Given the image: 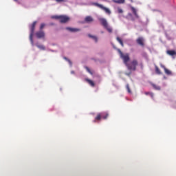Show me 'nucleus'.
Masks as SVG:
<instances>
[{
	"instance_id": "1",
	"label": "nucleus",
	"mask_w": 176,
	"mask_h": 176,
	"mask_svg": "<svg viewBox=\"0 0 176 176\" xmlns=\"http://www.w3.org/2000/svg\"><path fill=\"white\" fill-rule=\"evenodd\" d=\"M118 52L120 54V58H122L124 64L128 68L129 71H136L137 70V65H138V60L134 59L131 63L130 61V54L129 53L123 54L120 50H118Z\"/></svg>"
},
{
	"instance_id": "2",
	"label": "nucleus",
	"mask_w": 176,
	"mask_h": 176,
	"mask_svg": "<svg viewBox=\"0 0 176 176\" xmlns=\"http://www.w3.org/2000/svg\"><path fill=\"white\" fill-rule=\"evenodd\" d=\"M99 21L104 27V28H105L108 31V32H112V28L109 27V25H108V21H107V19H105V18H100L99 19Z\"/></svg>"
},
{
	"instance_id": "3",
	"label": "nucleus",
	"mask_w": 176,
	"mask_h": 176,
	"mask_svg": "<svg viewBox=\"0 0 176 176\" xmlns=\"http://www.w3.org/2000/svg\"><path fill=\"white\" fill-rule=\"evenodd\" d=\"M36 23H38L36 21H34L32 24L30 26V39L32 43H34L33 36H34V32H35V27L36 25Z\"/></svg>"
},
{
	"instance_id": "4",
	"label": "nucleus",
	"mask_w": 176,
	"mask_h": 176,
	"mask_svg": "<svg viewBox=\"0 0 176 176\" xmlns=\"http://www.w3.org/2000/svg\"><path fill=\"white\" fill-rule=\"evenodd\" d=\"M92 5H94V6H97V8H99L100 9H102V10H104L107 14H111V10H109L108 8L104 7L102 4H100L98 3H93Z\"/></svg>"
},
{
	"instance_id": "5",
	"label": "nucleus",
	"mask_w": 176,
	"mask_h": 176,
	"mask_svg": "<svg viewBox=\"0 0 176 176\" xmlns=\"http://www.w3.org/2000/svg\"><path fill=\"white\" fill-rule=\"evenodd\" d=\"M69 18L67 15H60L59 23L62 24H65V23H68Z\"/></svg>"
},
{
	"instance_id": "6",
	"label": "nucleus",
	"mask_w": 176,
	"mask_h": 176,
	"mask_svg": "<svg viewBox=\"0 0 176 176\" xmlns=\"http://www.w3.org/2000/svg\"><path fill=\"white\" fill-rule=\"evenodd\" d=\"M136 43H138L139 46H142V47H144V46H145V40L143 38V37H138L136 39Z\"/></svg>"
},
{
	"instance_id": "7",
	"label": "nucleus",
	"mask_w": 176,
	"mask_h": 176,
	"mask_svg": "<svg viewBox=\"0 0 176 176\" xmlns=\"http://www.w3.org/2000/svg\"><path fill=\"white\" fill-rule=\"evenodd\" d=\"M36 38H38V39L45 38V32L40 30V31L36 32Z\"/></svg>"
},
{
	"instance_id": "8",
	"label": "nucleus",
	"mask_w": 176,
	"mask_h": 176,
	"mask_svg": "<svg viewBox=\"0 0 176 176\" xmlns=\"http://www.w3.org/2000/svg\"><path fill=\"white\" fill-rule=\"evenodd\" d=\"M66 30L67 31H69L70 32H79V31H80V29L79 28H69V27L66 28Z\"/></svg>"
},
{
	"instance_id": "9",
	"label": "nucleus",
	"mask_w": 176,
	"mask_h": 176,
	"mask_svg": "<svg viewBox=\"0 0 176 176\" xmlns=\"http://www.w3.org/2000/svg\"><path fill=\"white\" fill-rule=\"evenodd\" d=\"M85 23H93L94 21V19H93L91 16H87L85 18Z\"/></svg>"
},
{
	"instance_id": "10",
	"label": "nucleus",
	"mask_w": 176,
	"mask_h": 176,
	"mask_svg": "<svg viewBox=\"0 0 176 176\" xmlns=\"http://www.w3.org/2000/svg\"><path fill=\"white\" fill-rule=\"evenodd\" d=\"M161 68H163L164 70L165 74L166 75H171V71L168 70L167 68H166V66H164L163 64H160Z\"/></svg>"
},
{
	"instance_id": "11",
	"label": "nucleus",
	"mask_w": 176,
	"mask_h": 176,
	"mask_svg": "<svg viewBox=\"0 0 176 176\" xmlns=\"http://www.w3.org/2000/svg\"><path fill=\"white\" fill-rule=\"evenodd\" d=\"M131 9L136 19H140V16H138V14L137 13V10L134 7H131Z\"/></svg>"
},
{
	"instance_id": "12",
	"label": "nucleus",
	"mask_w": 176,
	"mask_h": 176,
	"mask_svg": "<svg viewBox=\"0 0 176 176\" xmlns=\"http://www.w3.org/2000/svg\"><path fill=\"white\" fill-rule=\"evenodd\" d=\"M166 53L168 54V56H176V52L174 50H167Z\"/></svg>"
},
{
	"instance_id": "13",
	"label": "nucleus",
	"mask_w": 176,
	"mask_h": 176,
	"mask_svg": "<svg viewBox=\"0 0 176 176\" xmlns=\"http://www.w3.org/2000/svg\"><path fill=\"white\" fill-rule=\"evenodd\" d=\"M86 82H87V83H89V85H90V86H91L92 87H94V86H96L94 82L89 78L86 79Z\"/></svg>"
},
{
	"instance_id": "14",
	"label": "nucleus",
	"mask_w": 176,
	"mask_h": 176,
	"mask_svg": "<svg viewBox=\"0 0 176 176\" xmlns=\"http://www.w3.org/2000/svg\"><path fill=\"white\" fill-rule=\"evenodd\" d=\"M116 41H118L120 45H121L122 47H124V44L123 43V40H122V38H120V37H117Z\"/></svg>"
},
{
	"instance_id": "15",
	"label": "nucleus",
	"mask_w": 176,
	"mask_h": 176,
	"mask_svg": "<svg viewBox=\"0 0 176 176\" xmlns=\"http://www.w3.org/2000/svg\"><path fill=\"white\" fill-rule=\"evenodd\" d=\"M101 118H102V113H99L95 118V120L94 122H96V120H101Z\"/></svg>"
},
{
	"instance_id": "16",
	"label": "nucleus",
	"mask_w": 176,
	"mask_h": 176,
	"mask_svg": "<svg viewBox=\"0 0 176 176\" xmlns=\"http://www.w3.org/2000/svg\"><path fill=\"white\" fill-rule=\"evenodd\" d=\"M155 73L157 74V75H162V72L160 71V69H159V67L155 65Z\"/></svg>"
},
{
	"instance_id": "17",
	"label": "nucleus",
	"mask_w": 176,
	"mask_h": 176,
	"mask_svg": "<svg viewBox=\"0 0 176 176\" xmlns=\"http://www.w3.org/2000/svg\"><path fill=\"white\" fill-rule=\"evenodd\" d=\"M114 3H124L125 0H112Z\"/></svg>"
},
{
	"instance_id": "18",
	"label": "nucleus",
	"mask_w": 176,
	"mask_h": 176,
	"mask_svg": "<svg viewBox=\"0 0 176 176\" xmlns=\"http://www.w3.org/2000/svg\"><path fill=\"white\" fill-rule=\"evenodd\" d=\"M88 36L89 38H91L92 39H94V41H95V42H98V38L96 36H93L91 34H88Z\"/></svg>"
},
{
	"instance_id": "19",
	"label": "nucleus",
	"mask_w": 176,
	"mask_h": 176,
	"mask_svg": "<svg viewBox=\"0 0 176 176\" xmlns=\"http://www.w3.org/2000/svg\"><path fill=\"white\" fill-rule=\"evenodd\" d=\"M109 114L108 113H102V119H107Z\"/></svg>"
},
{
	"instance_id": "20",
	"label": "nucleus",
	"mask_w": 176,
	"mask_h": 176,
	"mask_svg": "<svg viewBox=\"0 0 176 176\" xmlns=\"http://www.w3.org/2000/svg\"><path fill=\"white\" fill-rule=\"evenodd\" d=\"M152 87H153V89H155V90H160V87H159L158 85L152 84Z\"/></svg>"
},
{
	"instance_id": "21",
	"label": "nucleus",
	"mask_w": 176,
	"mask_h": 176,
	"mask_svg": "<svg viewBox=\"0 0 176 176\" xmlns=\"http://www.w3.org/2000/svg\"><path fill=\"white\" fill-rule=\"evenodd\" d=\"M117 10H118V13H119L120 14H122V13H123V10L120 7L117 8Z\"/></svg>"
},
{
	"instance_id": "22",
	"label": "nucleus",
	"mask_w": 176,
	"mask_h": 176,
	"mask_svg": "<svg viewBox=\"0 0 176 176\" xmlns=\"http://www.w3.org/2000/svg\"><path fill=\"white\" fill-rule=\"evenodd\" d=\"M126 90H127L128 93L131 94V89H130V86L129 85V84L126 85Z\"/></svg>"
},
{
	"instance_id": "23",
	"label": "nucleus",
	"mask_w": 176,
	"mask_h": 176,
	"mask_svg": "<svg viewBox=\"0 0 176 176\" xmlns=\"http://www.w3.org/2000/svg\"><path fill=\"white\" fill-rule=\"evenodd\" d=\"M45 25H46V24H45V23H41V26H40V30H43V28H45Z\"/></svg>"
},
{
	"instance_id": "24",
	"label": "nucleus",
	"mask_w": 176,
	"mask_h": 176,
	"mask_svg": "<svg viewBox=\"0 0 176 176\" xmlns=\"http://www.w3.org/2000/svg\"><path fill=\"white\" fill-rule=\"evenodd\" d=\"M37 47H38V49H41L42 50H45V46L43 45H37Z\"/></svg>"
},
{
	"instance_id": "25",
	"label": "nucleus",
	"mask_w": 176,
	"mask_h": 176,
	"mask_svg": "<svg viewBox=\"0 0 176 176\" xmlns=\"http://www.w3.org/2000/svg\"><path fill=\"white\" fill-rule=\"evenodd\" d=\"M56 2H57L58 3H60V2H67V0H55Z\"/></svg>"
},
{
	"instance_id": "26",
	"label": "nucleus",
	"mask_w": 176,
	"mask_h": 176,
	"mask_svg": "<svg viewBox=\"0 0 176 176\" xmlns=\"http://www.w3.org/2000/svg\"><path fill=\"white\" fill-rule=\"evenodd\" d=\"M52 19H55L56 20H60V16H54Z\"/></svg>"
},
{
	"instance_id": "27",
	"label": "nucleus",
	"mask_w": 176,
	"mask_h": 176,
	"mask_svg": "<svg viewBox=\"0 0 176 176\" xmlns=\"http://www.w3.org/2000/svg\"><path fill=\"white\" fill-rule=\"evenodd\" d=\"M85 69H87V72H89L91 74H93V73H91V71L90 70V69L89 67H86Z\"/></svg>"
},
{
	"instance_id": "28",
	"label": "nucleus",
	"mask_w": 176,
	"mask_h": 176,
	"mask_svg": "<svg viewBox=\"0 0 176 176\" xmlns=\"http://www.w3.org/2000/svg\"><path fill=\"white\" fill-rule=\"evenodd\" d=\"M65 60H67V61H68V63L70 64V65H72V62H71V60L67 58H65Z\"/></svg>"
},
{
	"instance_id": "29",
	"label": "nucleus",
	"mask_w": 176,
	"mask_h": 176,
	"mask_svg": "<svg viewBox=\"0 0 176 176\" xmlns=\"http://www.w3.org/2000/svg\"><path fill=\"white\" fill-rule=\"evenodd\" d=\"M149 96H150V97H151V98H153L155 95L153 94V93L151 92Z\"/></svg>"
},
{
	"instance_id": "30",
	"label": "nucleus",
	"mask_w": 176,
	"mask_h": 176,
	"mask_svg": "<svg viewBox=\"0 0 176 176\" xmlns=\"http://www.w3.org/2000/svg\"><path fill=\"white\" fill-rule=\"evenodd\" d=\"M151 92H145L144 94L146 96H150Z\"/></svg>"
},
{
	"instance_id": "31",
	"label": "nucleus",
	"mask_w": 176,
	"mask_h": 176,
	"mask_svg": "<svg viewBox=\"0 0 176 176\" xmlns=\"http://www.w3.org/2000/svg\"><path fill=\"white\" fill-rule=\"evenodd\" d=\"M140 68H142H142H144V65L142 63H140Z\"/></svg>"
},
{
	"instance_id": "32",
	"label": "nucleus",
	"mask_w": 176,
	"mask_h": 176,
	"mask_svg": "<svg viewBox=\"0 0 176 176\" xmlns=\"http://www.w3.org/2000/svg\"><path fill=\"white\" fill-rule=\"evenodd\" d=\"M14 1H15V2H17V0H14Z\"/></svg>"
},
{
	"instance_id": "33",
	"label": "nucleus",
	"mask_w": 176,
	"mask_h": 176,
	"mask_svg": "<svg viewBox=\"0 0 176 176\" xmlns=\"http://www.w3.org/2000/svg\"><path fill=\"white\" fill-rule=\"evenodd\" d=\"M72 74H74V72H72Z\"/></svg>"
}]
</instances>
